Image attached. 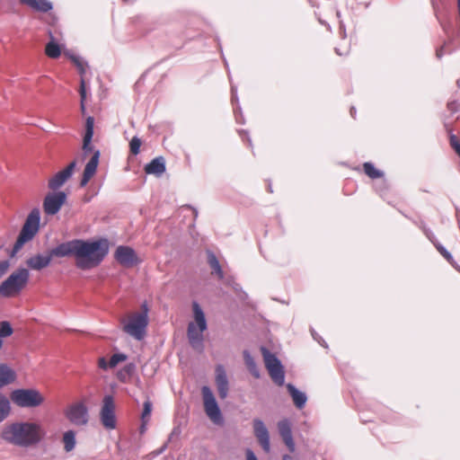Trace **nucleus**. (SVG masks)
<instances>
[{"mask_svg":"<svg viewBox=\"0 0 460 460\" xmlns=\"http://www.w3.org/2000/svg\"><path fill=\"white\" fill-rule=\"evenodd\" d=\"M109 252L107 239L85 241L74 239L57 245L47 253H38L26 260L28 270H41L49 266L52 258L75 256L76 267L88 270L97 267Z\"/></svg>","mask_w":460,"mask_h":460,"instance_id":"f257e3e1","label":"nucleus"},{"mask_svg":"<svg viewBox=\"0 0 460 460\" xmlns=\"http://www.w3.org/2000/svg\"><path fill=\"white\" fill-rule=\"evenodd\" d=\"M40 211L33 208L27 216L22 230L12 250L0 245V279L5 275L11 266V259L13 258L23 245L31 241L40 229Z\"/></svg>","mask_w":460,"mask_h":460,"instance_id":"f03ea898","label":"nucleus"},{"mask_svg":"<svg viewBox=\"0 0 460 460\" xmlns=\"http://www.w3.org/2000/svg\"><path fill=\"white\" fill-rule=\"evenodd\" d=\"M45 432L40 424L30 421L13 422L6 425L2 432L1 438L9 444L29 447L39 444Z\"/></svg>","mask_w":460,"mask_h":460,"instance_id":"7ed1b4c3","label":"nucleus"},{"mask_svg":"<svg viewBox=\"0 0 460 460\" xmlns=\"http://www.w3.org/2000/svg\"><path fill=\"white\" fill-rule=\"evenodd\" d=\"M192 310L195 322L189 323L187 338L195 351L203 353L205 349L203 332L208 329V323L205 314L198 302L192 303Z\"/></svg>","mask_w":460,"mask_h":460,"instance_id":"20e7f679","label":"nucleus"},{"mask_svg":"<svg viewBox=\"0 0 460 460\" xmlns=\"http://www.w3.org/2000/svg\"><path fill=\"white\" fill-rule=\"evenodd\" d=\"M30 279V271L26 268H19L0 284V295L12 297L21 293Z\"/></svg>","mask_w":460,"mask_h":460,"instance_id":"39448f33","label":"nucleus"},{"mask_svg":"<svg viewBox=\"0 0 460 460\" xmlns=\"http://www.w3.org/2000/svg\"><path fill=\"white\" fill-rule=\"evenodd\" d=\"M148 324V308L146 304L142 305V312L133 314L124 325V332L137 341L144 339Z\"/></svg>","mask_w":460,"mask_h":460,"instance_id":"423d86ee","label":"nucleus"},{"mask_svg":"<svg viewBox=\"0 0 460 460\" xmlns=\"http://www.w3.org/2000/svg\"><path fill=\"white\" fill-rule=\"evenodd\" d=\"M11 399L22 408L38 407L44 402V397L36 389H15L11 393Z\"/></svg>","mask_w":460,"mask_h":460,"instance_id":"0eeeda50","label":"nucleus"},{"mask_svg":"<svg viewBox=\"0 0 460 460\" xmlns=\"http://www.w3.org/2000/svg\"><path fill=\"white\" fill-rule=\"evenodd\" d=\"M261 350L270 378L277 385H283L285 383V371L280 360L265 347H261Z\"/></svg>","mask_w":460,"mask_h":460,"instance_id":"6e6552de","label":"nucleus"},{"mask_svg":"<svg viewBox=\"0 0 460 460\" xmlns=\"http://www.w3.org/2000/svg\"><path fill=\"white\" fill-rule=\"evenodd\" d=\"M201 394L203 398L204 410L207 416L215 424H222L224 421L223 415L212 390L208 386L204 385L201 388Z\"/></svg>","mask_w":460,"mask_h":460,"instance_id":"1a4fd4ad","label":"nucleus"},{"mask_svg":"<svg viewBox=\"0 0 460 460\" xmlns=\"http://www.w3.org/2000/svg\"><path fill=\"white\" fill-rule=\"evenodd\" d=\"M100 417L105 429H114L116 428L115 404L113 397L110 394L105 395L102 400Z\"/></svg>","mask_w":460,"mask_h":460,"instance_id":"9d476101","label":"nucleus"},{"mask_svg":"<svg viewBox=\"0 0 460 460\" xmlns=\"http://www.w3.org/2000/svg\"><path fill=\"white\" fill-rule=\"evenodd\" d=\"M66 194L64 191H57L46 195L43 200V209L47 215H56L65 204Z\"/></svg>","mask_w":460,"mask_h":460,"instance_id":"9b49d317","label":"nucleus"},{"mask_svg":"<svg viewBox=\"0 0 460 460\" xmlns=\"http://www.w3.org/2000/svg\"><path fill=\"white\" fill-rule=\"evenodd\" d=\"M76 167V161H72L63 170L57 172L52 178L49 180L48 187L52 190H57L61 188L74 174Z\"/></svg>","mask_w":460,"mask_h":460,"instance_id":"f8f14e48","label":"nucleus"},{"mask_svg":"<svg viewBox=\"0 0 460 460\" xmlns=\"http://www.w3.org/2000/svg\"><path fill=\"white\" fill-rule=\"evenodd\" d=\"M66 415L69 421L76 426H84L88 422V410L83 402L71 405Z\"/></svg>","mask_w":460,"mask_h":460,"instance_id":"ddd939ff","label":"nucleus"},{"mask_svg":"<svg viewBox=\"0 0 460 460\" xmlns=\"http://www.w3.org/2000/svg\"><path fill=\"white\" fill-rule=\"evenodd\" d=\"M115 260L126 268L132 267L137 264L138 260L136 252L133 248L125 245L117 247L114 252Z\"/></svg>","mask_w":460,"mask_h":460,"instance_id":"4468645a","label":"nucleus"},{"mask_svg":"<svg viewBox=\"0 0 460 460\" xmlns=\"http://www.w3.org/2000/svg\"><path fill=\"white\" fill-rule=\"evenodd\" d=\"M253 431L264 452L269 453L270 451V434L261 420H253Z\"/></svg>","mask_w":460,"mask_h":460,"instance_id":"2eb2a0df","label":"nucleus"},{"mask_svg":"<svg viewBox=\"0 0 460 460\" xmlns=\"http://www.w3.org/2000/svg\"><path fill=\"white\" fill-rule=\"evenodd\" d=\"M215 373V382L217 388L218 396L220 399L224 400L227 397L229 391V382L224 366L217 365L216 367Z\"/></svg>","mask_w":460,"mask_h":460,"instance_id":"dca6fc26","label":"nucleus"},{"mask_svg":"<svg viewBox=\"0 0 460 460\" xmlns=\"http://www.w3.org/2000/svg\"><path fill=\"white\" fill-rule=\"evenodd\" d=\"M278 429L283 442L288 447L290 453L296 450V445L293 439L291 422L288 419L281 420L278 422Z\"/></svg>","mask_w":460,"mask_h":460,"instance_id":"f3484780","label":"nucleus"},{"mask_svg":"<svg viewBox=\"0 0 460 460\" xmlns=\"http://www.w3.org/2000/svg\"><path fill=\"white\" fill-rule=\"evenodd\" d=\"M100 151L95 150L91 159L85 164L82 179L80 181V186L84 187L92 177L95 174L100 159Z\"/></svg>","mask_w":460,"mask_h":460,"instance_id":"a211bd4d","label":"nucleus"},{"mask_svg":"<svg viewBox=\"0 0 460 460\" xmlns=\"http://www.w3.org/2000/svg\"><path fill=\"white\" fill-rule=\"evenodd\" d=\"M93 126H94V117H87L85 122V130L83 138V152L84 155H87L91 152H94L93 146L92 145V138L93 136Z\"/></svg>","mask_w":460,"mask_h":460,"instance_id":"6ab92c4d","label":"nucleus"},{"mask_svg":"<svg viewBox=\"0 0 460 460\" xmlns=\"http://www.w3.org/2000/svg\"><path fill=\"white\" fill-rule=\"evenodd\" d=\"M49 41L45 46V55L49 58H58L62 52L63 45L58 43V37H56L52 31H48Z\"/></svg>","mask_w":460,"mask_h":460,"instance_id":"aec40b11","label":"nucleus"},{"mask_svg":"<svg viewBox=\"0 0 460 460\" xmlns=\"http://www.w3.org/2000/svg\"><path fill=\"white\" fill-rule=\"evenodd\" d=\"M71 60L75 65V66L77 67V69L81 75L80 96H81V106H82V110L84 111V102L86 98V91H85V82H84V79L83 76L86 72L87 64L76 56H71Z\"/></svg>","mask_w":460,"mask_h":460,"instance_id":"412c9836","label":"nucleus"},{"mask_svg":"<svg viewBox=\"0 0 460 460\" xmlns=\"http://www.w3.org/2000/svg\"><path fill=\"white\" fill-rule=\"evenodd\" d=\"M166 170L165 161L163 156L154 158L150 163L146 164L145 172L147 174L162 175Z\"/></svg>","mask_w":460,"mask_h":460,"instance_id":"4be33fe9","label":"nucleus"},{"mask_svg":"<svg viewBox=\"0 0 460 460\" xmlns=\"http://www.w3.org/2000/svg\"><path fill=\"white\" fill-rule=\"evenodd\" d=\"M290 396L292 397V400L294 402V404L298 409H303L306 403L307 396L305 393L299 391L295 385L292 384H288L286 385Z\"/></svg>","mask_w":460,"mask_h":460,"instance_id":"5701e85b","label":"nucleus"},{"mask_svg":"<svg viewBox=\"0 0 460 460\" xmlns=\"http://www.w3.org/2000/svg\"><path fill=\"white\" fill-rule=\"evenodd\" d=\"M23 4H26L37 12L47 13L52 9V4L48 0H20Z\"/></svg>","mask_w":460,"mask_h":460,"instance_id":"b1692460","label":"nucleus"},{"mask_svg":"<svg viewBox=\"0 0 460 460\" xmlns=\"http://www.w3.org/2000/svg\"><path fill=\"white\" fill-rule=\"evenodd\" d=\"M15 377L13 370L5 364H0V388L13 383Z\"/></svg>","mask_w":460,"mask_h":460,"instance_id":"393cba45","label":"nucleus"},{"mask_svg":"<svg viewBox=\"0 0 460 460\" xmlns=\"http://www.w3.org/2000/svg\"><path fill=\"white\" fill-rule=\"evenodd\" d=\"M62 443L66 453L73 451L76 446L75 432L71 429L64 432Z\"/></svg>","mask_w":460,"mask_h":460,"instance_id":"a878e982","label":"nucleus"},{"mask_svg":"<svg viewBox=\"0 0 460 460\" xmlns=\"http://www.w3.org/2000/svg\"><path fill=\"white\" fill-rule=\"evenodd\" d=\"M208 254V263L213 270V273H216L219 279H223L224 272L215 253L211 251L207 252Z\"/></svg>","mask_w":460,"mask_h":460,"instance_id":"bb28decb","label":"nucleus"},{"mask_svg":"<svg viewBox=\"0 0 460 460\" xmlns=\"http://www.w3.org/2000/svg\"><path fill=\"white\" fill-rule=\"evenodd\" d=\"M243 358L245 365L249 370V372L254 376L255 378H259L261 376L260 375V369L252 358V356L249 353L248 350L243 351Z\"/></svg>","mask_w":460,"mask_h":460,"instance_id":"cd10ccee","label":"nucleus"},{"mask_svg":"<svg viewBox=\"0 0 460 460\" xmlns=\"http://www.w3.org/2000/svg\"><path fill=\"white\" fill-rule=\"evenodd\" d=\"M11 412L9 399L0 392V423L4 421Z\"/></svg>","mask_w":460,"mask_h":460,"instance_id":"c85d7f7f","label":"nucleus"},{"mask_svg":"<svg viewBox=\"0 0 460 460\" xmlns=\"http://www.w3.org/2000/svg\"><path fill=\"white\" fill-rule=\"evenodd\" d=\"M13 333V329L8 321H0V350L4 346V339L10 337Z\"/></svg>","mask_w":460,"mask_h":460,"instance_id":"c756f323","label":"nucleus"},{"mask_svg":"<svg viewBox=\"0 0 460 460\" xmlns=\"http://www.w3.org/2000/svg\"><path fill=\"white\" fill-rule=\"evenodd\" d=\"M365 173L371 179L382 178L384 172L376 169L373 164L367 162L363 164Z\"/></svg>","mask_w":460,"mask_h":460,"instance_id":"7c9ffc66","label":"nucleus"},{"mask_svg":"<svg viewBox=\"0 0 460 460\" xmlns=\"http://www.w3.org/2000/svg\"><path fill=\"white\" fill-rule=\"evenodd\" d=\"M435 247L437 248V250L439 252V253L453 266L455 267L456 269L457 268L456 267V262L455 261L453 256L451 255V253L442 245L440 244L439 243H435Z\"/></svg>","mask_w":460,"mask_h":460,"instance_id":"2f4dec72","label":"nucleus"},{"mask_svg":"<svg viewBox=\"0 0 460 460\" xmlns=\"http://www.w3.org/2000/svg\"><path fill=\"white\" fill-rule=\"evenodd\" d=\"M151 411H152V402L150 400H146L144 402L143 411L141 414V420H142V423H143L142 428H144V425L148 421V420L150 418Z\"/></svg>","mask_w":460,"mask_h":460,"instance_id":"473e14b6","label":"nucleus"},{"mask_svg":"<svg viewBox=\"0 0 460 460\" xmlns=\"http://www.w3.org/2000/svg\"><path fill=\"white\" fill-rule=\"evenodd\" d=\"M390 188V184L385 179H382L375 183V190L380 196H385Z\"/></svg>","mask_w":460,"mask_h":460,"instance_id":"72a5a7b5","label":"nucleus"},{"mask_svg":"<svg viewBox=\"0 0 460 460\" xmlns=\"http://www.w3.org/2000/svg\"><path fill=\"white\" fill-rule=\"evenodd\" d=\"M127 359V355L123 353H115L113 354L109 361V367H115L119 362H123Z\"/></svg>","mask_w":460,"mask_h":460,"instance_id":"f704fd0d","label":"nucleus"},{"mask_svg":"<svg viewBox=\"0 0 460 460\" xmlns=\"http://www.w3.org/2000/svg\"><path fill=\"white\" fill-rule=\"evenodd\" d=\"M448 136L451 147L460 157V141L458 140L457 137L453 134L452 130H448Z\"/></svg>","mask_w":460,"mask_h":460,"instance_id":"c9c22d12","label":"nucleus"},{"mask_svg":"<svg viewBox=\"0 0 460 460\" xmlns=\"http://www.w3.org/2000/svg\"><path fill=\"white\" fill-rule=\"evenodd\" d=\"M140 146H141L140 138H138L137 137H134L129 143L130 152L133 155H137L140 150Z\"/></svg>","mask_w":460,"mask_h":460,"instance_id":"e433bc0d","label":"nucleus"},{"mask_svg":"<svg viewBox=\"0 0 460 460\" xmlns=\"http://www.w3.org/2000/svg\"><path fill=\"white\" fill-rule=\"evenodd\" d=\"M421 229L423 230L424 234L427 238L435 245V243H438L435 238L434 234L429 228H427L424 224L420 225Z\"/></svg>","mask_w":460,"mask_h":460,"instance_id":"4c0bfd02","label":"nucleus"},{"mask_svg":"<svg viewBox=\"0 0 460 460\" xmlns=\"http://www.w3.org/2000/svg\"><path fill=\"white\" fill-rule=\"evenodd\" d=\"M312 336H313L314 340L318 341V343H320L322 346L327 348L325 341L314 330H312Z\"/></svg>","mask_w":460,"mask_h":460,"instance_id":"58836bf2","label":"nucleus"},{"mask_svg":"<svg viewBox=\"0 0 460 460\" xmlns=\"http://www.w3.org/2000/svg\"><path fill=\"white\" fill-rule=\"evenodd\" d=\"M460 104L456 103V102H448L447 106H448V109L451 112H456V111H458V106Z\"/></svg>","mask_w":460,"mask_h":460,"instance_id":"ea45409f","label":"nucleus"},{"mask_svg":"<svg viewBox=\"0 0 460 460\" xmlns=\"http://www.w3.org/2000/svg\"><path fill=\"white\" fill-rule=\"evenodd\" d=\"M135 369V365L130 363L124 367L123 371L126 372L128 375H131Z\"/></svg>","mask_w":460,"mask_h":460,"instance_id":"a19ab883","label":"nucleus"},{"mask_svg":"<svg viewBox=\"0 0 460 460\" xmlns=\"http://www.w3.org/2000/svg\"><path fill=\"white\" fill-rule=\"evenodd\" d=\"M246 460H258L253 451L250 448L246 449Z\"/></svg>","mask_w":460,"mask_h":460,"instance_id":"79ce46f5","label":"nucleus"},{"mask_svg":"<svg viewBox=\"0 0 460 460\" xmlns=\"http://www.w3.org/2000/svg\"><path fill=\"white\" fill-rule=\"evenodd\" d=\"M239 134H240L241 137L243 140L246 139L248 144H249V146H252V140L249 137L248 133L246 131H244V130H241V131H239Z\"/></svg>","mask_w":460,"mask_h":460,"instance_id":"37998d69","label":"nucleus"},{"mask_svg":"<svg viewBox=\"0 0 460 460\" xmlns=\"http://www.w3.org/2000/svg\"><path fill=\"white\" fill-rule=\"evenodd\" d=\"M99 367L105 369L109 367V363L106 362L104 358L99 359Z\"/></svg>","mask_w":460,"mask_h":460,"instance_id":"c03bdc74","label":"nucleus"},{"mask_svg":"<svg viewBox=\"0 0 460 460\" xmlns=\"http://www.w3.org/2000/svg\"><path fill=\"white\" fill-rule=\"evenodd\" d=\"M335 52L339 55V56H343V55H346L348 54V49H345L344 51L342 50V49L337 47L335 48Z\"/></svg>","mask_w":460,"mask_h":460,"instance_id":"a18cd8bd","label":"nucleus"},{"mask_svg":"<svg viewBox=\"0 0 460 460\" xmlns=\"http://www.w3.org/2000/svg\"><path fill=\"white\" fill-rule=\"evenodd\" d=\"M166 447H167V443H165L159 450H157L155 452V455L157 456V455L162 454L166 449Z\"/></svg>","mask_w":460,"mask_h":460,"instance_id":"49530a36","label":"nucleus"},{"mask_svg":"<svg viewBox=\"0 0 460 460\" xmlns=\"http://www.w3.org/2000/svg\"><path fill=\"white\" fill-rule=\"evenodd\" d=\"M166 447H167V443H165L159 450H157L155 452V455L157 456V455L162 454L166 449Z\"/></svg>","mask_w":460,"mask_h":460,"instance_id":"de8ad7c7","label":"nucleus"},{"mask_svg":"<svg viewBox=\"0 0 460 460\" xmlns=\"http://www.w3.org/2000/svg\"><path fill=\"white\" fill-rule=\"evenodd\" d=\"M282 459L283 460H294L290 455H284Z\"/></svg>","mask_w":460,"mask_h":460,"instance_id":"09e8293b","label":"nucleus"},{"mask_svg":"<svg viewBox=\"0 0 460 460\" xmlns=\"http://www.w3.org/2000/svg\"><path fill=\"white\" fill-rule=\"evenodd\" d=\"M179 433V430L175 428L173 429V430L172 431L171 435H170V438L169 439H171V438L174 435V434H178Z\"/></svg>","mask_w":460,"mask_h":460,"instance_id":"8fccbe9b","label":"nucleus"},{"mask_svg":"<svg viewBox=\"0 0 460 460\" xmlns=\"http://www.w3.org/2000/svg\"><path fill=\"white\" fill-rule=\"evenodd\" d=\"M437 56L440 58L442 56V48L439 50H437Z\"/></svg>","mask_w":460,"mask_h":460,"instance_id":"3c124183","label":"nucleus"},{"mask_svg":"<svg viewBox=\"0 0 460 460\" xmlns=\"http://www.w3.org/2000/svg\"><path fill=\"white\" fill-rule=\"evenodd\" d=\"M268 189H269V191H270V192H272V190H271V184H270V183L269 184Z\"/></svg>","mask_w":460,"mask_h":460,"instance_id":"603ef678","label":"nucleus"},{"mask_svg":"<svg viewBox=\"0 0 460 460\" xmlns=\"http://www.w3.org/2000/svg\"><path fill=\"white\" fill-rule=\"evenodd\" d=\"M195 217L198 215V211L196 209H193Z\"/></svg>","mask_w":460,"mask_h":460,"instance_id":"864d4df0","label":"nucleus"},{"mask_svg":"<svg viewBox=\"0 0 460 460\" xmlns=\"http://www.w3.org/2000/svg\"><path fill=\"white\" fill-rule=\"evenodd\" d=\"M457 83H458V84H460V80Z\"/></svg>","mask_w":460,"mask_h":460,"instance_id":"5fc2aeb1","label":"nucleus"}]
</instances>
